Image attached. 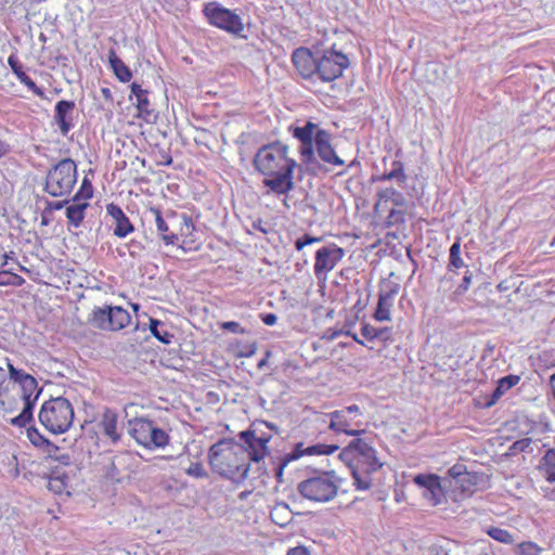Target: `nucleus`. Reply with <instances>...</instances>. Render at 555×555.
Listing matches in <instances>:
<instances>
[{
	"mask_svg": "<svg viewBox=\"0 0 555 555\" xmlns=\"http://www.w3.org/2000/svg\"><path fill=\"white\" fill-rule=\"evenodd\" d=\"M255 168L267 178L263 183L276 194L294 189V169L297 162L288 156V146L280 141L263 145L254 157Z\"/></svg>",
	"mask_w": 555,
	"mask_h": 555,
	"instance_id": "f257e3e1",
	"label": "nucleus"
},
{
	"mask_svg": "<svg viewBox=\"0 0 555 555\" xmlns=\"http://www.w3.org/2000/svg\"><path fill=\"white\" fill-rule=\"evenodd\" d=\"M339 459L350 469L357 490L367 491L373 486L372 475L382 468L376 450L365 439L354 438L341 450Z\"/></svg>",
	"mask_w": 555,
	"mask_h": 555,
	"instance_id": "f03ea898",
	"label": "nucleus"
},
{
	"mask_svg": "<svg viewBox=\"0 0 555 555\" xmlns=\"http://www.w3.org/2000/svg\"><path fill=\"white\" fill-rule=\"evenodd\" d=\"M208 459L214 473L235 483L243 480V444L234 438H223L212 444Z\"/></svg>",
	"mask_w": 555,
	"mask_h": 555,
	"instance_id": "7ed1b4c3",
	"label": "nucleus"
},
{
	"mask_svg": "<svg viewBox=\"0 0 555 555\" xmlns=\"http://www.w3.org/2000/svg\"><path fill=\"white\" fill-rule=\"evenodd\" d=\"M273 430H276V427L264 421H255L245 430V453H247L250 461L248 465H245V479L249 475L251 465H255L259 477L269 475L267 468L262 465V460L268 453L267 444L272 438Z\"/></svg>",
	"mask_w": 555,
	"mask_h": 555,
	"instance_id": "20e7f679",
	"label": "nucleus"
},
{
	"mask_svg": "<svg viewBox=\"0 0 555 555\" xmlns=\"http://www.w3.org/2000/svg\"><path fill=\"white\" fill-rule=\"evenodd\" d=\"M38 417L40 424L51 434H64L73 424L74 409L64 397L51 398L41 405Z\"/></svg>",
	"mask_w": 555,
	"mask_h": 555,
	"instance_id": "39448f33",
	"label": "nucleus"
},
{
	"mask_svg": "<svg viewBox=\"0 0 555 555\" xmlns=\"http://www.w3.org/2000/svg\"><path fill=\"white\" fill-rule=\"evenodd\" d=\"M77 182V165L72 158H63L47 173L44 191L53 197L68 195Z\"/></svg>",
	"mask_w": 555,
	"mask_h": 555,
	"instance_id": "423d86ee",
	"label": "nucleus"
},
{
	"mask_svg": "<svg viewBox=\"0 0 555 555\" xmlns=\"http://www.w3.org/2000/svg\"><path fill=\"white\" fill-rule=\"evenodd\" d=\"M338 481L335 480L334 472H326L308 478L298 483V492L306 499L314 502H328L338 492Z\"/></svg>",
	"mask_w": 555,
	"mask_h": 555,
	"instance_id": "0eeeda50",
	"label": "nucleus"
},
{
	"mask_svg": "<svg viewBox=\"0 0 555 555\" xmlns=\"http://www.w3.org/2000/svg\"><path fill=\"white\" fill-rule=\"evenodd\" d=\"M317 60V77L323 82H332L338 79L350 65L348 56L333 48L320 49Z\"/></svg>",
	"mask_w": 555,
	"mask_h": 555,
	"instance_id": "6e6552de",
	"label": "nucleus"
},
{
	"mask_svg": "<svg viewBox=\"0 0 555 555\" xmlns=\"http://www.w3.org/2000/svg\"><path fill=\"white\" fill-rule=\"evenodd\" d=\"M339 449L338 444H323L317 443L307 448H304V443H297L293 451L281 455L278 462L272 460L273 473L279 483L283 482L284 468L293 461L298 460L302 455H320V454H332Z\"/></svg>",
	"mask_w": 555,
	"mask_h": 555,
	"instance_id": "1a4fd4ad",
	"label": "nucleus"
},
{
	"mask_svg": "<svg viewBox=\"0 0 555 555\" xmlns=\"http://www.w3.org/2000/svg\"><path fill=\"white\" fill-rule=\"evenodd\" d=\"M90 322L100 330L117 331L129 324L130 314L117 306L96 307L92 311Z\"/></svg>",
	"mask_w": 555,
	"mask_h": 555,
	"instance_id": "9d476101",
	"label": "nucleus"
},
{
	"mask_svg": "<svg viewBox=\"0 0 555 555\" xmlns=\"http://www.w3.org/2000/svg\"><path fill=\"white\" fill-rule=\"evenodd\" d=\"M205 16L209 23L235 35L236 37H243L241 31L243 30V24L241 17L232 11L218 5L215 2H210L204 8Z\"/></svg>",
	"mask_w": 555,
	"mask_h": 555,
	"instance_id": "9b49d317",
	"label": "nucleus"
},
{
	"mask_svg": "<svg viewBox=\"0 0 555 555\" xmlns=\"http://www.w3.org/2000/svg\"><path fill=\"white\" fill-rule=\"evenodd\" d=\"M318 126L312 121H307L302 127H291L289 130L293 133V137L300 141V155L301 160L307 166H320L319 162L314 156L313 144H314V135L318 130Z\"/></svg>",
	"mask_w": 555,
	"mask_h": 555,
	"instance_id": "f8f14e48",
	"label": "nucleus"
},
{
	"mask_svg": "<svg viewBox=\"0 0 555 555\" xmlns=\"http://www.w3.org/2000/svg\"><path fill=\"white\" fill-rule=\"evenodd\" d=\"M320 48L310 50L306 47L297 48L293 51L292 62L304 79H311L317 76L318 60Z\"/></svg>",
	"mask_w": 555,
	"mask_h": 555,
	"instance_id": "ddd939ff",
	"label": "nucleus"
},
{
	"mask_svg": "<svg viewBox=\"0 0 555 555\" xmlns=\"http://www.w3.org/2000/svg\"><path fill=\"white\" fill-rule=\"evenodd\" d=\"M345 256V250L336 244H328L315 253L314 274L320 278L326 275Z\"/></svg>",
	"mask_w": 555,
	"mask_h": 555,
	"instance_id": "4468645a",
	"label": "nucleus"
},
{
	"mask_svg": "<svg viewBox=\"0 0 555 555\" xmlns=\"http://www.w3.org/2000/svg\"><path fill=\"white\" fill-rule=\"evenodd\" d=\"M414 482L424 489L423 496L434 506L442 503L444 491L439 476L435 474H418L414 477Z\"/></svg>",
	"mask_w": 555,
	"mask_h": 555,
	"instance_id": "2eb2a0df",
	"label": "nucleus"
},
{
	"mask_svg": "<svg viewBox=\"0 0 555 555\" xmlns=\"http://www.w3.org/2000/svg\"><path fill=\"white\" fill-rule=\"evenodd\" d=\"M332 134L324 130L318 129L314 135V144L319 157L327 164L343 166L344 160L336 154L332 143Z\"/></svg>",
	"mask_w": 555,
	"mask_h": 555,
	"instance_id": "dca6fc26",
	"label": "nucleus"
},
{
	"mask_svg": "<svg viewBox=\"0 0 555 555\" xmlns=\"http://www.w3.org/2000/svg\"><path fill=\"white\" fill-rule=\"evenodd\" d=\"M106 211L114 220V235L117 237H126L134 231L133 224L118 205L113 203L108 204L106 206Z\"/></svg>",
	"mask_w": 555,
	"mask_h": 555,
	"instance_id": "f3484780",
	"label": "nucleus"
},
{
	"mask_svg": "<svg viewBox=\"0 0 555 555\" xmlns=\"http://www.w3.org/2000/svg\"><path fill=\"white\" fill-rule=\"evenodd\" d=\"M75 108L74 101L61 100L55 105L54 121L63 135H67L73 128L72 113Z\"/></svg>",
	"mask_w": 555,
	"mask_h": 555,
	"instance_id": "a211bd4d",
	"label": "nucleus"
},
{
	"mask_svg": "<svg viewBox=\"0 0 555 555\" xmlns=\"http://www.w3.org/2000/svg\"><path fill=\"white\" fill-rule=\"evenodd\" d=\"M399 286L395 285L389 291H380L378 294V302L374 312V319L376 321H389L390 309L393 305L395 296L398 294Z\"/></svg>",
	"mask_w": 555,
	"mask_h": 555,
	"instance_id": "6ab92c4d",
	"label": "nucleus"
},
{
	"mask_svg": "<svg viewBox=\"0 0 555 555\" xmlns=\"http://www.w3.org/2000/svg\"><path fill=\"white\" fill-rule=\"evenodd\" d=\"M396 181L399 186L405 184L408 176L405 167L400 159L391 160L389 169H386L382 175L372 176L373 182Z\"/></svg>",
	"mask_w": 555,
	"mask_h": 555,
	"instance_id": "aec40b11",
	"label": "nucleus"
},
{
	"mask_svg": "<svg viewBox=\"0 0 555 555\" xmlns=\"http://www.w3.org/2000/svg\"><path fill=\"white\" fill-rule=\"evenodd\" d=\"M377 201L374 205V210L378 211L379 207L387 202H391L397 207H405L408 201L404 195L395 188L378 189L376 192Z\"/></svg>",
	"mask_w": 555,
	"mask_h": 555,
	"instance_id": "412c9836",
	"label": "nucleus"
},
{
	"mask_svg": "<svg viewBox=\"0 0 555 555\" xmlns=\"http://www.w3.org/2000/svg\"><path fill=\"white\" fill-rule=\"evenodd\" d=\"M117 413L111 409H105L102 418L99 423L102 433L114 443L120 440V434L117 430Z\"/></svg>",
	"mask_w": 555,
	"mask_h": 555,
	"instance_id": "4be33fe9",
	"label": "nucleus"
},
{
	"mask_svg": "<svg viewBox=\"0 0 555 555\" xmlns=\"http://www.w3.org/2000/svg\"><path fill=\"white\" fill-rule=\"evenodd\" d=\"M328 416L331 420L328 427L335 431L344 433L349 436H358L363 433V430L349 429L351 418L339 410L331 412Z\"/></svg>",
	"mask_w": 555,
	"mask_h": 555,
	"instance_id": "5701e85b",
	"label": "nucleus"
},
{
	"mask_svg": "<svg viewBox=\"0 0 555 555\" xmlns=\"http://www.w3.org/2000/svg\"><path fill=\"white\" fill-rule=\"evenodd\" d=\"M152 421L146 418H134L129 421V434L139 444L145 447L147 442L149 431L151 430Z\"/></svg>",
	"mask_w": 555,
	"mask_h": 555,
	"instance_id": "b1692460",
	"label": "nucleus"
},
{
	"mask_svg": "<svg viewBox=\"0 0 555 555\" xmlns=\"http://www.w3.org/2000/svg\"><path fill=\"white\" fill-rule=\"evenodd\" d=\"M131 94L137 99V107L139 111V115L147 119L152 115V111L150 109V101L147 98V90L142 89L141 86L137 82H132L131 86Z\"/></svg>",
	"mask_w": 555,
	"mask_h": 555,
	"instance_id": "393cba45",
	"label": "nucleus"
},
{
	"mask_svg": "<svg viewBox=\"0 0 555 555\" xmlns=\"http://www.w3.org/2000/svg\"><path fill=\"white\" fill-rule=\"evenodd\" d=\"M89 207L88 202H73L66 207L68 224L79 228L85 219V211Z\"/></svg>",
	"mask_w": 555,
	"mask_h": 555,
	"instance_id": "a878e982",
	"label": "nucleus"
},
{
	"mask_svg": "<svg viewBox=\"0 0 555 555\" xmlns=\"http://www.w3.org/2000/svg\"><path fill=\"white\" fill-rule=\"evenodd\" d=\"M149 214L154 218L157 230L162 235L163 241L169 245L175 244L178 241V236L175 233H168L169 228L162 216V211L157 207H151Z\"/></svg>",
	"mask_w": 555,
	"mask_h": 555,
	"instance_id": "bb28decb",
	"label": "nucleus"
},
{
	"mask_svg": "<svg viewBox=\"0 0 555 555\" xmlns=\"http://www.w3.org/2000/svg\"><path fill=\"white\" fill-rule=\"evenodd\" d=\"M108 62L115 74V76L121 82H128L132 78V73L129 67L117 56L114 50H111L108 53Z\"/></svg>",
	"mask_w": 555,
	"mask_h": 555,
	"instance_id": "cd10ccee",
	"label": "nucleus"
},
{
	"mask_svg": "<svg viewBox=\"0 0 555 555\" xmlns=\"http://www.w3.org/2000/svg\"><path fill=\"white\" fill-rule=\"evenodd\" d=\"M548 482H555V449H548L542 456L538 466Z\"/></svg>",
	"mask_w": 555,
	"mask_h": 555,
	"instance_id": "c85d7f7f",
	"label": "nucleus"
},
{
	"mask_svg": "<svg viewBox=\"0 0 555 555\" xmlns=\"http://www.w3.org/2000/svg\"><path fill=\"white\" fill-rule=\"evenodd\" d=\"M38 399L36 397H31V399L23 400L24 408L22 412L13 417L10 423L16 427H25L34 420V408Z\"/></svg>",
	"mask_w": 555,
	"mask_h": 555,
	"instance_id": "c756f323",
	"label": "nucleus"
},
{
	"mask_svg": "<svg viewBox=\"0 0 555 555\" xmlns=\"http://www.w3.org/2000/svg\"><path fill=\"white\" fill-rule=\"evenodd\" d=\"M169 436L168 434L155 426L154 422H152L151 430L149 431L147 442L145 444L146 448H164L168 444Z\"/></svg>",
	"mask_w": 555,
	"mask_h": 555,
	"instance_id": "7c9ffc66",
	"label": "nucleus"
},
{
	"mask_svg": "<svg viewBox=\"0 0 555 555\" xmlns=\"http://www.w3.org/2000/svg\"><path fill=\"white\" fill-rule=\"evenodd\" d=\"M164 323L159 320L150 318V331L163 344H170L173 335L166 330L159 328L163 327Z\"/></svg>",
	"mask_w": 555,
	"mask_h": 555,
	"instance_id": "2f4dec72",
	"label": "nucleus"
},
{
	"mask_svg": "<svg viewBox=\"0 0 555 555\" xmlns=\"http://www.w3.org/2000/svg\"><path fill=\"white\" fill-rule=\"evenodd\" d=\"M20 386L22 391V400H28L31 399V397H36V399H38L42 391V388H38V382L34 376L29 379L26 378V382Z\"/></svg>",
	"mask_w": 555,
	"mask_h": 555,
	"instance_id": "473e14b6",
	"label": "nucleus"
},
{
	"mask_svg": "<svg viewBox=\"0 0 555 555\" xmlns=\"http://www.w3.org/2000/svg\"><path fill=\"white\" fill-rule=\"evenodd\" d=\"M479 479L480 476L477 473L467 470L455 486L460 487L463 492H472L473 487L478 485Z\"/></svg>",
	"mask_w": 555,
	"mask_h": 555,
	"instance_id": "72a5a7b5",
	"label": "nucleus"
},
{
	"mask_svg": "<svg viewBox=\"0 0 555 555\" xmlns=\"http://www.w3.org/2000/svg\"><path fill=\"white\" fill-rule=\"evenodd\" d=\"M93 196V185L88 178H83L80 189L72 198V202H87Z\"/></svg>",
	"mask_w": 555,
	"mask_h": 555,
	"instance_id": "f704fd0d",
	"label": "nucleus"
},
{
	"mask_svg": "<svg viewBox=\"0 0 555 555\" xmlns=\"http://www.w3.org/2000/svg\"><path fill=\"white\" fill-rule=\"evenodd\" d=\"M488 534L495 541L505 544L513 543V535L505 529L499 527H491L488 529Z\"/></svg>",
	"mask_w": 555,
	"mask_h": 555,
	"instance_id": "c9c22d12",
	"label": "nucleus"
},
{
	"mask_svg": "<svg viewBox=\"0 0 555 555\" xmlns=\"http://www.w3.org/2000/svg\"><path fill=\"white\" fill-rule=\"evenodd\" d=\"M27 437L37 448L50 447V440L43 437L36 427H29L27 429Z\"/></svg>",
	"mask_w": 555,
	"mask_h": 555,
	"instance_id": "e433bc0d",
	"label": "nucleus"
},
{
	"mask_svg": "<svg viewBox=\"0 0 555 555\" xmlns=\"http://www.w3.org/2000/svg\"><path fill=\"white\" fill-rule=\"evenodd\" d=\"M25 283V280L10 271L3 270L0 271V285L7 286V285H14V286H21Z\"/></svg>",
	"mask_w": 555,
	"mask_h": 555,
	"instance_id": "4c0bfd02",
	"label": "nucleus"
},
{
	"mask_svg": "<svg viewBox=\"0 0 555 555\" xmlns=\"http://www.w3.org/2000/svg\"><path fill=\"white\" fill-rule=\"evenodd\" d=\"M542 547L531 541L521 542L517 545V553L519 555H540Z\"/></svg>",
	"mask_w": 555,
	"mask_h": 555,
	"instance_id": "58836bf2",
	"label": "nucleus"
},
{
	"mask_svg": "<svg viewBox=\"0 0 555 555\" xmlns=\"http://www.w3.org/2000/svg\"><path fill=\"white\" fill-rule=\"evenodd\" d=\"M520 380V376L509 374L499 379L496 387L504 393L516 386Z\"/></svg>",
	"mask_w": 555,
	"mask_h": 555,
	"instance_id": "ea45409f",
	"label": "nucleus"
},
{
	"mask_svg": "<svg viewBox=\"0 0 555 555\" xmlns=\"http://www.w3.org/2000/svg\"><path fill=\"white\" fill-rule=\"evenodd\" d=\"M531 443H532L531 438L519 439V440L515 441L509 447V452H511V454H517L520 452H531L532 451V449L530 448Z\"/></svg>",
	"mask_w": 555,
	"mask_h": 555,
	"instance_id": "a19ab883",
	"label": "nucleus"
},
{
	"mask_svg": "<svg viewBox=\"0 0 555 555\" xmlns=\"http://www.w3.org/2000/svg\"><path fill=\"white\" fill-rule=\"evenodd\" d=\"M10 378L20 385L26 382V378L29 379L33 375L24 372L23 370H18L14 367L11 363H8Z\"/></svg>",
	"mask_w": 555,
	"mask_h": 555,
	"instance_id": "79ce46f5",
	"label": "nucleus"
},
{
	"mask_svg": "<svg viewBox=\"0 0 555 555\" xmlns=\"http://www.w3.org/2000/svg\"><path fill=\"white\" fill-rule=\"evenodd\" d=\"M405 222L404 212L400 209H390L387 219L386 225L392 227L397 224H403Z\"/></svg>",
	"mask_w": 555,
	"mask_h": 555,
	"instance_id": "37998d69",
	"label": "nucleus"
},
{
	"mask_svg": "<svg viewBox=\"0 0 555 555\" xmlns=\"http://www.w3.org/2000/svg\"><path fill=\"white\" fill-rule=\"evenodd\" d=\"M466 472H467L466 465L456 463L452 467L449 468L448 475L454 480V485H456L459 482V480L464 477V474Z\"/></svg>",
	"mask_w": 555,
	"mask_h": 555,
	"instance_id": "c03bdc74",
	"label": "nucleus"
},
{
	"mask_svg": "<svg viewBox=\"0 0 555 555\" xmlns=\"http://www.w3.org/2000/svg\"><path fill=\"white\" fill-rule=\"evenodd\" d=\"M65 487L66 482L64 476H53L49 480V489L56 493H61L65 489Z\"/></svg>",
	"mask_w": 555,
	"mask_h": 555,
	"instance_id": "a18cd8bd",
	"label": "nucleus"
},
{
	"mask_svg": "<svg viewBox=\"0 0 555 555\" xmlns=\"http://www.w3.org/2000/svg\"><path fill=\"white\" fill-rule=\"evenodd\" d=\"M20 81L24 83L29 90H31L36 95L43 98L44 93L41 88H39L36 82L26 74L20 78Z\"/></svg>",
	"mask_w": 555,
	"mask_h": 555,
	"instance_id": "49530a36",
	"label": "nucleus"
},
{
	"mask_svg": "<svg viewBox=\"0 0 555 555\" xmlns=\"http://www.w3.org/2000/svg\"><path fill=\"white\" fill-rule=\"evenodd\" d=\"M8 64L11 67L12 72L16 75V77L20 79L22 76H24L26 73L23 70V66L20 63L18 59L11 54L8 59Z\"/></svg>",
	"mask_w": 555,
	"mask_h": 555,
	"instance_id": "de8ad7c7",
	"label": "nucleus"
},
{
	"mask_svg": "<svg viewBox=\"0 0 555 555\" xmlns=\"http://www.w3.org/2000/svg\"><path fill=\"white\" fill-rule=\"evenodd\" d=\"M321 237L311 236L310 234H304L295 241V248L301 250L305 246L315 242H320Z\"/></svg>",
	"mask_w": 555,
	"mask_h": 555,
	"instance_id": "09e8293b",
	"label": "nucleus"
},
{
	"mask_svg": "<svg viewBox=\"0 0 555 555\" xmlns=\"http://www.w3.org/2000/svg\"><path fill=\"white\" fill-rule=\"evenodd\" d=\"M186 473H188V475L193 476V477H197V478L207 477V473H206L205 468L203 467V465L201 463L192 464L188 468Z\"/></svg>",
	"mask_w": 555,
	"mask_h": 555,
	"instance_id": "8fccbe9b",
	"label": "nucleus"
},
{
	"mask_svg": "<svg viewBox=\"0 0 555 555\" xmlns=\"http://www.w3.org/2000/svg\"><path fill=\"white\" fill-rule=\"evenodd\" d=\"M68 204H69L68 199L57 201V202H47V206L44 208V214H50L53 210H60L65 206L67 207Z\"/></svg>",
	"mask_w": 555,
	"mask_h": 555,
	"instance_id": "3c124183",
	"label": "nucleus"
},
{
	"mask_svg": "<svg viewBox=\"0 0 555 555\" xmlns=\"http://www.w3.org/2000/svg\"><path fill=\"white\" fill-rule=\"evenodd\" d=\"M472 279H473L472 272L466 271L462 283L456 288V293L460 295L464 294L469 288V286L472 284Z\"/></svg>",
	"mask_w": 555,
	"mask_h": 555,
	"instance_id": "603ef678",
	"label": "nucleus"
},
{
	"mask_svg": "<svg viewBox=\"0 0 555 555\" xmlns=\"http://www.w3.org/2000/svg\"><path fill=\"white\" fill-rule=\"evenodd\" d=\"M463 267H465V263H464L463 259L461 258V255L449 257V263H448L449 271H454V270L461 269Z\"/></svg>",
	"mask_w": 555,
	"mask_h": 555,
	"instance_id": "864d4df0",
	"label": "nucleus"
},
{
	"mask_svg": "<svg viewBox=\"0 0 555 555\" xmlns=\"http://www.w3.org/2000/svg\"><path fill=\"white\" fill-rule=\"evenodd\" d=\"M361 335L367 340L376 339V327L370 324H363L361 327Z\"/></svg>",
	"mask_w": 555,
	"mask_h": 555,
	"instance_id": "5fc2aeb1",
	"label": "nucleus"
},
{
	"mask_svg": "<svg viewBox=\"0 0 555 555\" xmlns=\"http://www.w3.org/2000/svg\"><path fill=\"white\" fill-rule=\"evenodd\" d=\"M259 318L268 326L274 325L278 321V317L274 313H260Z\"/></svg>",
	"mask_w": 555,
	"mask_h": 555,
	"instance_id": "6e6d98bb",
	"label": "nucleus"
},
{
	"mask_svg": "<svg viewBox=\"0 0 555 555\" xmlns=\"http://www.w3.org/2000/svg\"><path fill=\"white\" fill-rule=\"evenodd\" d=\"M504 392L500 390L498 387H495L494 391L492 392L490 399L485 403L486 408H491L496 403V401L503 396Z\"/></svg>",
	"mask_w": 555,
	"mask_h": 555,
	"instance_id": "4d7b16f0",
	"label": "nucleus"
},
{
	"mask_svg": "<svg viewBox=\"0 0 555 555\" xmlns=\"http://www.w3.org/2000/svg\"><path fill=\"white\" fill-rule=\"evenodd\" d=\"M128 250L131 256H138L143 250V246L141 243L137 241H131L128 245Z\"/></svg>",
	"mask_w": 555,
	"mask_h": 555,
	"instance_id": "13d9d810",
	"label": "nucleus"
},
{
	"mask_svg": "<svg viewBox=\"0 0 555 555\" xmlns=\"http://www.w3.org/2000/svg\"><path fill=\"white\" fill-rule=\"evenodd\" d=\"M286 555H311L309 550L305 546H295L287 551Z\"/></svg>",
	"mask_w": 555,
	"mask_h": 555,
	"instance_id": "bf43d9fd",
	"label": "nucleus"
},
{
	"mask_svg": "<svg viewBox=\"0 0 555 555\" xmlns=\"http://www.w3.org/2000/svg\"><path fill=\"white\" fill-rule=\"evenodd\" d=\"M390 333H391V331L389 327L376 328V339L386 341L389 339Z\"/></svg>",
	"mask_w": 555,
	"mask_h": 555,
	"instance_id": "052dcab7",
	"label": "nucleus"
},
{
	"mask_svg": "<svg viewBox=\"0 0 555 555\" xmlns=\"http://www.w3.org/2000/svg\"><path fill=\"white\" fill-rule=\"evenodd\" d=\"M461 255V238L456 237L449 249V257Z\"/></svg>",
	"mask_w": 555,
	"mask_h": 555,
	"instance_id": "680f3d73",
	"label": "nucleus"
},
{
	"mask_svg": "<svg viewBox=\"0 0 555 555\" xmlns=\"http://www.w3.org/2000/svg\"><path fill=\"white\" fill-rule=\"evenodd\" d=\"M50 457H57L59 447L50 441V447L41 448Z\"/></svg>",
	"mask_w": 555,
	"mask_h": 555,
	"instance_id": "e2e57ef3",
	"label": "nucleus"
},
{
	"mask_svg": "<svg viewBox=\"0 0 555 555\" xmlns=\"http://www.w3.org/2000/svg\"><path fill=\"white\" fill-rule=\"evenodd\" d=\"M269 357H270V351L266 349V350L263 351V356L261 357V359L257 361V363H256V367H257L258 370H262V369H263V366H266V365H267V360H268V358H269Z\"/></svg>",
	"mask_w": 555,
	"mask_h": 555,
	"instance_id": "0e129e2a",
	"label": "nucleus"
},
{
	"mask_svg": "<svg viewBox=\"0 0 555 555\" xmlns=\"http://www.w3.org/2000/svg\"><path fill=\"white\" fill-rule=\"evenodd\" d=\"M340 412L343 413H346L347 415H350V414H361L360 413V408L359 405L357 404H351L343 410H339Z\"/></svg>",
	"mask_w": 555,
	"mask_h": 555,
	"instance_id": "69168bd1",
	"label": "nucleus"
},
{
	"mask_svg": "<svg viewBox=\"0 0 555 555\" xmlns=\"http://www.w3.org/2000/svg\"><path fill=\"white\" fill-rule=\"evenodd\" d=\"M10 151H11L10 144L3 140H0V158L8 155L10 153Z\"/></svg>",
	"mask_w": 555,
	"mask_h": 555,
	"instance_id": "338daca9",
	"label": "nucleus"
},
{
	"mask_svg": "<svg viewBox=\"0 0 555 555\" xmlns=\"http://www.w3.org/2000/svg\"><path fill=\"white\" fill-rule=\"evenodd\" d=\"M256 350H257V346L255 343L245 347V358H248V359L251 358L253 354H255Z\"/></svg>",
	"mask_w": 555,
	"mask_h": 555,
	"instance_id": "774afa93",
	"label": "nucleus"
}]
</instances>
